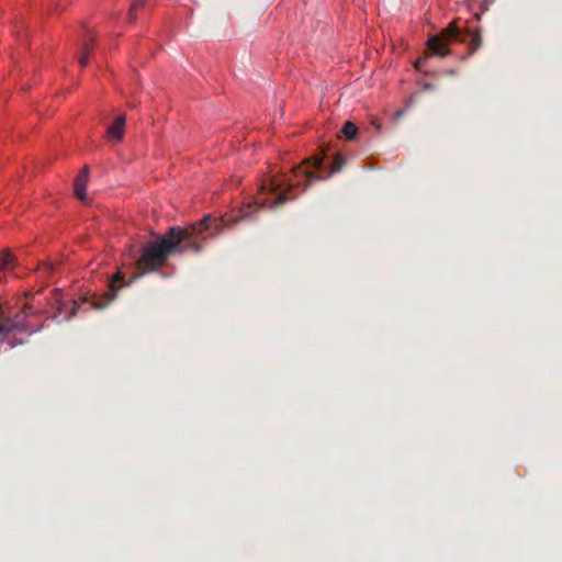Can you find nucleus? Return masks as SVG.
Listing matches in <instances>:
<instances>
[{"mask_svg": "<svg viewBox=\"0 0 562 562\" xmlns=\"http://www.w3.org/2000/svg\"><path fill=\"white\" fill-rule=\"evenodd\" d=\"M94 32L87 25L81 26V53L79 56V64L85 68L89 64L90 54L93 50Z\"/></svg>", "mask_w": 562, "mask_h": 562, "instance_id": "obj_6", "label": "nucleus"}, {"mask_svg": "<svg viewBox=\"0 0 562 562\" xmlns=\"http://www.w3.org/2000/svg\"><path fill=\"white\" fill-rule=\"evenodd\" d=\"M245 201H241L238 210H232L221 217L204 215L199 222L190 226H171L164 234L150 232L151 240L145 241L139 249L128 244L125 246V254L134 262L130 280H125L121 270H117L109 280V291L104 293V302H94L95 308H103L112 302L120 289L130 286L135 280L143 276L161 270L172 254L183 255L188 251L195 254L202 250L201 241H206L221 233L223 227H229L246 216Z\"/></svg>", "mask_w": 562, "mask_h": 562, "instance_id": "obj_1", "label": "nucleus"}, {"mask_svg": "<svg viewBox=\"0 0 562 562\" xmlns=\"http://www.w3.org/2000/svg\"><path fill=\"white\" fill-rule=\"evenodd\" d=\"M306 162H312L313 168L315 170H319L323 166V158L322 157H314L313 159L307 160Z\"/></svg>", "mask_w": 562, "mask_h": 562, "instance_id": "obj_14", "label": "nucleus"}, {"mask_svg": "<svg viewBox=\"0 0 562 562\" xmlns=\"http://www.w3.org/2000/svg\"><path fill=\"white\" fill-rule=\"evenodd\" d=\"M44 286L33 292L27 290L24 292L25 303L22 307L21 316L33 322L48 321L64 322L75 317L80 310L87 312L97 310L92 306L94 302H104V294L98 299L93 293L85 294L79 300L68 296L61 289L55 288L48 293L43 292Z\"/></svg>", "mask_w": 562, "mask_h": 562, "instance_id": "obj_2", "label": "nucleus"}, {"mask_svg": "<svg viewBox=\"0 0 562 562\" xmlns=\"http://www.w3.org/2000/svg\"><path fill=\"white\" fill-rule=\"evenodd\" d=\"M345 164L346 159L344 158V156L336 155L330 167V173L339 172Z\"/></svg>", "mask_w": 562, "mask_h": 562, "instance_id": "obj_13", "label": "nucleus"}, {"mask_svg": "<svg viewBox=\"0 0 562 562\" xmlns=\"http://www.w3.org/2000/svg\"><path fill=\"white\" fill-rule=\"evenodd\" d=\"M54 266L50 262H42L38 265L36 273L41 279H49L54 273Z\"/></svg>", "mask_w": 562, "mask_h": 562, "instance_id": "obj_10", "label": "nucleus"}, {"mask_svg": "<svg viewBox=\"0 0 562 562\" xmlns=\"http://www.w3.org/2000/svg\"><path fill=\"white\" fill-rule=\"evenodd\" d=\"M147 0H132V4L128 11L130 21L136 20V14L139 9L144 7Z\"/></svg>", "mask_w": 562, "mask_h": 562, "instance_id": "obj_12", "label": "nucleus"}, {"mask_svg": "<svg viewBox=\"0 0 562 562\" xmlns=\"http://www.w3.org/2000/svg\"><path fill=\"white\" fill-rule=\"evenodd\" d=\"M15 326V325H19V326H24V327H27V328H12L10 330H8V333L1 335L0 337V342L3 344L5 342L9 348H14L19 345H22L24 344V340L22 339H18L15 338L12 334L13 333H27L29 335H32L34 333H37L40 331L42 328H43V323L42 322H33L31 319H26L25 316H21L19 313L14 315V317L12 318H7L2 322H0V326L2 327H7V328H10L12 326Z\"/></svg>", "mask_w": 562, "mask_h": 562, "instance_id": "obj_5", "label": "nucleus"}, {"mask_svg": "<svg viewBox=\"0 0 562 562\" xmlns=\"http://www.w3.org/2000/svg\"><path fill=\"white\" fill-rule=\"evenodd\" d=\"M357 133H358V127L351 121H347L341 128V134L348 140L355 139L357 136Z\"/></svg>", "mask_w": 562, "mask_h": 562, "instance_id": "obj_11", "label": "nucleus"}, {"mask_svg": "<svg viewBox=\"0 0 562 562\" xmlns=\"http://www.w3.org/2000/svg\"><path fill=\"white\" fill-rule=\"evenodd\" d=\"M247 207H248V210L250 209V201L249 200H248Z\"/></svg>", "mask_w": 562, "mask_h": 562, "instance_id": "obj_16", "label": "nucleus"}, {"mask_svg": "<svg viewBox=\"0 0 562 562\" xmlns=\"http://www.w3.org/2000/svg\"><path fill=\"white\" fill-rule=\"evenodd\" d=\"M88 179L89 167L83 166L74 181V193L76 198L80 201H85L87 199L86 189L88 184Z\"/></svg>", "mask_w": 562, "mask_h": 562, "instance_id": "obj_7", "label": "nucleus"}, {"mask_svg": "<svg viewBox=\"0 0 562 562\" xmlns=\"http://www.w3.org/2000/svg\"><path fill=\"white\" fill-rule=\"evenodd\" d=\"M124 128H125V116L120 115L115 117L113 123L108 127L106 134L109 137L121 140L124 135Z\"/></svg>", "mask_w": 562, "mask_h": 562, "instance_id": "obj_8", "label": "nucleus"}, {"mask_svg": "<svg viewBox=\"0 0 562 562\" xmlns=\"http://www.w3.org/2000/svg\"><path fill=\"white\" fill-rule=\"evenodd\" d=\"M453 42L464 43L469 47V55H472L482 45L481 32L476 30L462 31L454 22L443 29L439 34L431 36L427 41L428 48L438 56H447L450 50L448 44Z\"/></svg>", "mask_w": 562, "mask_h": 562, "instance_id": "obj_4", "label": "nucleus"}, {"mask_svg": "<svg viewBox=\"0 0 562 562\" xmlns=\"http://www.w3.org/2000/svg\"><path fill=\"white\" fill-rule=\"evenodd\" d=\"M15 256L9 250L4 249L0 252V271L13 268Z\"/></svg>", "mask_w": 562, "mask_h": 562, "instance_id": "obj_9", "label": "nucleus"}, {"mask_svg": "<svg viewBox=\"0 0 562 562\" xmlns=\"http://www.w3.org/2000/svg\"><path fill=\"white\" fill-rule=\"evenodd\" d=\"M318 179L319 177L314 172L302 167L295 168L290 177L263 175L259 180L254 204L278 207L286 201L295 199V195H289L294 188L303 187L304 190L307 184Z\"/></svg>", "mask_w": 562, "mask_h": 562, "instance_id": "obj_3", "label": "nucleus"}, {"mask_svg": "<svg viewBox=\"0 0 562 562\" xmlns=\"http://www.w3.org/2000/svg\"><path fill=\"white\" fill-rule=\"evenodd\" d=\"M422 63H423V60H422V59H419V60L416 63L415 67H416V68H419V67H420V65H422Z\"/></svg>", "mask_w": 562, "mask_h": 562, "instance_id": "obj_15", "label": "nucleus"}]
</instances>
